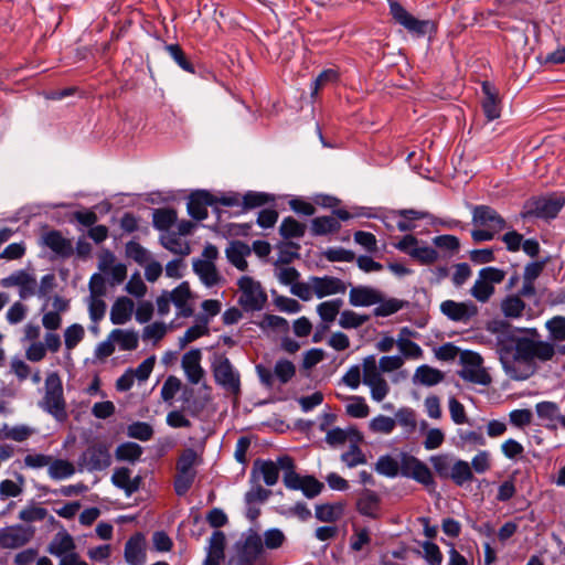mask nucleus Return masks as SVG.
Listing matches in <instances>:
<instances>
[{"label":"nucleus","mask_w":565,"mask_h":565,"mask_svg":"<svg viewBox=\"0 0 565 565\" xmlns=\"http://www.w3.org/2000/svg\"><path fill=\"white\" fill-rule=\"evenodd\" d=\"M488 330L495 334V351L505 375L513 381H525L535 373V364L552 361L556 355L553 343L534 339L536 329H529L530 337H518L507 321H493Z\"/></svg>","instance_id":"obj_1"},{"label":"nucleus","mask_w":565,"mask_h":565,"mask_svg":"<svg viewBox=\"0 0 565 565\" xmlns=\"http://www.w3.org/2000/svg\"><path fill=\"white\" fill-rule=\"evenodd\" d=\"M44 396L39 406L52 415L56 420L64 422L67 418L66 402L63 394V384L56 372L50 373L44 383Z\"/></svg>","instance_id":"obj_2"},{"label":"nucleus","mask_w":565,"mask_h":565,"mask_svg":"<svg viewBox=\"0 0 565 565\" xmlns=\"http://www.w3.org/2000/svg\"><path fill=\"white\" fill-rule=\"evenodd\" d=\"M564 206V199L558 196L533 198L525 202L522 218H554Z\"/></svg>","instance_id":"obj_3"},{"label":"nucleus","mask_w":565,"mask_h":565,"mask_svg":"<svg viewBox=\"0 0 565 565\" xmlns=\"http://www.w3.org/2000/svg\"><path fill=\"white\" fill-rule=\"evenodd\" d=\"M78 465L88 471H102L111 465L109 446L103 441L92 443L78 459Z\"/></svg>","instance_id":"obj_4"},{"label":"nucleus","mask_w":565,"mask_h":565,"mask_svg":"<svg viewBox=\"0 0 565 565\" xmlns=\"http://www.w3.org/2000/svg\"><path fill=\"white\" fill-rule=\"evenodd\" d=\"M238 287L241 290L238 302L246 311H257L263 308L267 296L258 281L249 276H243L238 280Z\"/></svg>","instance_id":"obj_5"},{"label":"nucleus","mask_w":565,"mask_h":565,"mask_svg":"<svg viewBox=\"0 0 565 565\" xmlns=\"http://www.w3.org/2000/svg\"><path fill=\"white\" fill-rule=\"evenodd\" d=\"M35 534V529L30 525L14 524L0 530V547L18 550L29 544Z\"/></svg>","instance_id":"obj_6"},{"label":"nucleus","mask_w":565,"mask_h":565,"mask_svg":"<svg viewBox=\"0 0 565 565\" xmlns=\"http://www.w3.org/2000/svg\"><path fill=\"white\" fill-rule=\"evenodd\" d=\"M399 472L402 476L412 478L427 488L435 486L431 471L427 465L412 455L405 452L401 455Z\"/></svg>","instance_id":"obj_7"},{"label":"nucleus","mask_w":565,"mask_h":565,"mask_svg":"<svg viewBox=\"0 0 565 565\" xmlns=\"http://www.w3.org/2000/svg\"><path fill=\"white\" fill-rule=\"evenodd\" d=\"M213 375L215 382L232 394L237 395L241 392L239 373L236 372L225 356H220L213 363Z\"/></svg>","instance_id":"obj_8"},{"label":"nucleus","mask_w":565,"mask_h":565,"mask_svg":"<svg viewBox=\"0 0 565 565\" xmlns=\"http://www.w3.org/2000/svg\"><path fill=\"white\" fill-rule=\"evenodd\" d=\"M390 13L396 23L417 36L427 34L431 23L429 20H419L412 15L399 2L390 1Z\"/></svg>","instance_id":"obj_9"},{"label":"nucleus","mask_w":565,"mask_h":565,"mask_svg":"<svg viewBox=\"0 0 565 565\" xmlns=\"http://www.w3.org/2000/svg\"><path fill=\"white\" fill-rule=\"evenodd\" d=\"M472 224L499 233L508 227L505 220L489 205H476L472 207Z\"/></svg>","instance_id":"obj_10"},{"label":"nucleus","mask_w":565,"mask_h":565,"mask_svg":"<svg viewBox=\"0 0 565 565\" xmlns=\"http://www.w3.org/2000/svg\"><path fill=\"white\" fill-rule=\"evenodd\" d=\"M440 311L454 322L468 323L475 318L479 310L472 301L458 302L455 300H445L440 303Z\"/></svg>","instance_id":"obj_11"},{"label":"nucleus","mask_w":565,"mask_h":565,"mask_svg":"<svg viewBox=\"0 0 565 565\" xmlns=\"http://www.w3.org/2000/svg\"><path fill=\"white\" fill-rule=\"evenodd\" d=\"M4 288L19 287L21 299H28L36 294V278L24 269L15 270L10 276L1 279Z\"/></svg>","instance_id":"obj_12"},{"label":"nucleus","mask_w":565,"mask_h":565,"mask_svg":"<svg viewBox=\"0 0 565 565\" xmlns=\"http://www.w3.org/2000/svg\"><path fill=\"white\" fill-rule=\"evenodd\" d=\"M214 204V196L210 192L205 190H198L192 192L189 196L188 212L193 218L202 221L207 217V206H212Z\"/></svg>","instance_id":"obj_13"},{"label":"nucleus","mask_w":565,"mask_h":565,"mask_svg":"<svg viewBox=\"0 0 565 565\" xmlns=\"http://www.w3.org/2000/svg\"><path fill=\"white\" fill-rule=\"evenodd\" d=\"M201 359L202 353L199 349H192L182 356L181 365L191 384H199L205 374Z\"/></svg>","instance_id":"obj_14"},{"label":"nucleus","mask_w":565,"mask_h":565,"mask_svg":"<svg viewBox=\"0 0 565 565\" xmlns=\"http://www.w3.org/2000/svg\"><path fill=\"white\" fill-rule=\"evenodd\" d=\"M310 281H312L313 292L318 298L344 294L347 290L345 284L341 279L332 276H312L310 277Z\"/></svg>","instance_id":"obj_15"},{"label":"nucleus","mask_w":565,"mask_h":565,"mask_svg":"<svg viewBox=\"0 0 565 565\" xmlns=\"http://www.w3.org/2000/svg\"><path fill=\"white\" fill-rule=\"evenodd\" d=\"M264 551L263 539L257 533L249 534L239 551V565H253Z\"/></svg>","instance_id":"obj_16"},{"label":"nucleus","mask_w":565,"mask_h":565,"mask_svg":"<svg viewBox=\"0 0 565 565\" xmlns=\"http://www.w3.org/2000/svg\"><path fill=\"white\" fill-rule=\"evenodd\" d=\"M42 239L43 244L61 258H70L74 253L72 241L64 237L60 231H50Z\"/></svg>","instance_id":"obj_17"},{"label":"nucleus","mask_w":565,"mask_h":565,"mask_svg":"<svg viewBox=\"0 0 565 565\" xmlns=\"http://www.w3.org/2000/svg\"><path fill=\"white\" fill-rule=\"evenodd\" d=\"M125 559L130 565H143L146 561V539L141 533L132 535L125 544Z\"/></svg>","instance_id":"obj_18"},{"label":"nucleus","mask_w":565,"mask_h":565,"mask_svg":"<svg viewBox=\"0 0 565 565\" xmlns=\"http://www.w3.org/2000/svg\"><path fill=\"white\" fill-rule=\"evenodd\" d=\"M381 505L380 495L370 489H363L359 498L356 500V510L360 514L371 518L377 519Z\"/></svg>","instance_id":"obj_19"},{"label":"nucleus","mask_w":565,"mask_h":565,"mask_svg":"<svg viewBox=\"0 0 565 565\" xmlns=\"http://www.w3.org/2000/svg\"><path fill=\"white\" fill-rule=\"evenodd\" d=\"M381 300V292L367 286L352 287L349 292V302L354 307H369Z\"/></svg>","instance_id":"obj_20"},{"label":"nucleus","mask_w":565,"mask_h":565,"mask_svg":"<svg viewBox=\"0 0 565 565\" xmlns=\"http://www.w3.org/2000/svg\"><path fill=\"white\" fill-rule=\"evenodd\" d=\"M252 253V248L244 242L233 241L225 249L228 262L238 270L245 271L248 267L246 257Z\"/></svg>","instance_id":"obj_21"},{"label":"nucleus","mask_w":565,"mask_h":565,"mask_svg":"<svg viewBox=\"0 0 565 565\" xmlns=\"http://www.w3.org/2000/svg\"><path fill=\"white\" fill-rule=\"evenodd\" d=\"M482 92L484 94V98L481 106L487 119L489 121L498 119L501 115V106L498 92L488 82L482 84Z\"/></svg>","instance_id":"obj_22"},{"label":"nucleus","mask_w":565,"mask_h":565,"mask_svg":"<svg viewBox=\"0 0 565 565\" xmlns=\"http://www.w3.org/2000/svg\"><path fill=\"white\" fill-rule=\"evenodd\" d=\"M225 535L221 531H214L209 540L207 555L203 565H221L225 554Z\"/></svg>","instance_id":"obj_23"},{"label":"nucleus","mask_w":565,"mask_h":565,"mask_svg":"<svg viewBox=\"0 0 565 565\" xmlns=\"http://www.w3.org/2000/svg\"><path fill=\"white\" fill-rule=\"evenodd\" d=\"M279 465L282 472V482L285 487L290 490H298L301 488L303 477L296 472L294 459L288 455L280 456Z\"/></svg>","instance_id":"obj_24"},{"label":"nucleus","mask_w":565,"mask_h":565,"mask_svg":"<svg viewBox=\"0 0 565 565\" xmlns=\"http://www.w3.org/2000/svg\"><path fill=\"white\" fill-rule=\"evenodd\" d=\"M279 471L280 465H279V457L276 461L273 460H256L254 462L253 471L252 473H259L266 483V486H275L278 482L279 479Z\"/></svg>","instance_id":"obj_25"},{"label":"nucleus","mask_w":565,"mask_h":565,"mask_svg":"<svg viewBox=\"0 0 565 565\" xmlns=\"http://www.w3.org/2000/svg\"><path fill=\"white\" fill-rule=\"evenodd\" d=\"M135 303L128 297H119L110 309V321L113 324H125L131 319Z\"/></svg>","instance_id":"obj_26"},{"label":"nucleus","mask_w":565,"mask_h":565,"mask_svg":"<svg viewBox=\"0 0 565 565\" xmlns=\"http://www.w3.org/2000/svg\"><path fill=\"white\" fill-rule=\"evenodd\" d=\"M74 540L67 532L56 533L47 546V552L51 555L60 557V559L64 556H68L71 553H74Z\"/></svg>","instance_id":"obj_27"},{"label":"nucleus","mask_w":565,"mask_h":565,"mask_svg":"<svg viewBox=\"0 0 565 565\" xmlns=\"http://www.w3.org/2000/svg\"><path fill=\"white\" fill-rule=\"evenodd\" d=\"M193 271L207 287L217 285L222 279L215 264L212 262H201V259H193Z\"/></svg>","instance_id":"obj_28"},{"label":"nucleus","mask_w":565,"mask_h":565,"mask_svg":"<svg viewBox=\"0 0 565 565\" xmlns=\"http://www.w3.org/2000/svg\"><path fill=\"white\" fill-rule=\"evenodd\" d=\"M170 296L172 298V302L178 308L180 316L191 317L193 315V309L188 303L191 298V290L188 281L181 282L170 292Z\"/></svg>","instance_id":"obj_29"},{"label":"nucleus","mask_w":565,"mask_h":565,"mask_svg":"<svg viewBox=\"0 0 565 565\" xmlns=\"http://www.w3.org/2000/svg\"><path fill=\"white\" fill-rule=\"evenodd\" d=\"M111 481L116 487L122 489L127 495H131L139 489L141 478L136 477L131 479L130 469L122 467L115 470Z\"/></svg>","instance_id":"obj_30"},{"label":"nucleus","mask_w":565,"mask_h":565,"mask_svg":"<svg viewBox=\"0 0 565 565\" xmlns=\"http://www.w3.org/2000/svg\"><path fill=\"white\" fill-rule=\"evenodd\" d=\"M412 334L408 328H403L396 339V345L401 352V356L404 359H419L423 355L422 348L414 341L407 339Z\"/></svg>","instance_id":"obj_31"},{"label":"nucleus","mask_w":565,"mask_h":565,"mask_svg":"<svg viewBox=\"0 0 565 565\" xmlns=\"http://www.w3.org/2000/svg\"><path fill=\"white\" fill-rule=\"evenodd\" d=\"M341 223L333 215L318 216L311 220L310 231L313 236H323L339 232Z\"/></svg>","instance_id":"obj_32"},{"label":"nucleus","mask_w":565,"mask_h":565,"mask_svg":"<svg viewBox=\"0 0 565 565\" xmlns=\"http://www.w3.org/2000/svg\"><path fill=\"white\" fill-rule=\"evenodd\" d=\"M444 379L445 374L440 370L431 367L427 364L418 366L413 376L414 383H418L424 386L437 385L438 383L443 382Z\"/></svg>","instance_id":"obj_33"},{"label":"nucleus","mask_w":565,"mask_h":565,"mask_svg":"<svg viewBox=\"0 0 565 565\" xmlns=\"http://www.w3.org/2000/svg\"><path fill=\"white\" fill-rule=\"evenodd\" d=\"M344 509L343 502L320 504L316 507V518L321 522H335L343 516Z\"/></svg>","instance_id":"obj_34"},{"label":"nucleus","mask_w":565,"mask_h":565,"mask_svg":"<svg viewBox=\"0 0 565 565\" xmlns=\"http://www.w3.org/2000/svg\"><path fill=\"white\" fill-rule=\"evenodd\" d=\"M109 340L117 342L124 351H131L138 348V333L134 330L115 329L109 333Z\"/></svg>","instance_id":"obj_35"},{"label":"nucleus","mask_w":565,"mask_h":565,"mask_svg":"<svg viewBox=\"0 0 565 565\" xmlns=\"http://www.w3.org/2000/svg\"><path fill=\"white\" fill-rule=\"evenodd\" d=\"M75 473L74 465L65 459H52L47 468V475L53 480H62Z\"/></svg>","instance_id":"obj_36"},{"label":"nucleus","mask_w":565,"mask_h":565,"mask_svg":"<svg viewBox=\"0 0 565 565\" xmlns=\"http://www.w3.org/2000/svg\"><path fill=\"white\" fill-rule=\"evenodd\" d=\"M161 245L175 255L182 257L190 255L191 247L188 242L180 239L177 234L169 233L160 237Z\"/></svg>","instance_id":"obj_37"},{"label":"nucleus","mask_w":565,"mask_h":565,"mask_svg":"<svg viewBox=\"0 0 565 565\" xmlns=\"http://www.w3.org/2000/svg\"><path fill=\"white\" fill-rule=\"evenodd\" d=\"M306 230V224L298 222L291 216H288L282 220L279 226V234L285 239L301 238L305 235Z\"/></svg>","instance_id":"obj_38"},{"label":"nucleus","mask_w":565,"mask_h":565,"mask_svg":"<svg viewBox=\"0 0 565 565\" xmlns=\"http://www.w3.org/2000/svg\"><path fill=\"white\" fill-rule=\"evenodd\" d=\"M449 478L459 487L473 480V472L469 462L458 459L451 467V473Z\"/></svg>","instance_id":"obj_39"},{"label":"nucleus","mask_w":565,"mask_h":565,"mask_svg":"<svg viewBox=\"0 0 565 565\" xmlns=\"http://www.w3.org/2000/svg\"><path fill=\"white\" fill-rule=\"evenodd\" d=\"M275 201V196L265 192L248 191L242 196L244 211L264 206Z\"/></svg>","instance_id":"obj_40"},{"label":"nucleus","mask_w":565,"mask_h":565,"mask_svg":"<svg viewBox=\"0 0 565 565\" xmlns=\"http://www.w3.org/2000/svg\"><path fill=\"white\" fill-rule=\"evenodd\" d=\"M178 220L173 209H157L153 211L152 223L159 231H168Z\"/></svg>","instance_id":"obj_41"},{"label":"nucleus","mask_w":565,"mask_h":565,"mask_svg":"<svg viewBox=\"0 0 565 565\" xmlns=\"http://www.w3.org/2000/svg\"><path fill=\"white\" fill-rule=\"evenodd\" d=\"M545 329L548 332L550 342L555 345L556 342L565 341V317L554 316L545 322Z\"/></svg>","instance_id":"obj_42"},{"label":"nucleus","mask_w":565,"mask_h":565,"mask_svg":"<svg viewBox=\"0 0 565 565\" xmlns=\"http://www.w3.org/2000/svg\"><path fill=\"white\" fill-rule=\"evenodd\" d=\"M363 383L370 385L383 377L382 371L379 367L375 355H367L363 359L362 363Z\"/></svg>","instance_id":"obj_43"},{"label":"nucleus","mask_w":565,"mask_h":565,"mask_svg":"<svg viewBox=\"0 0 565 565\" xmlns=\"http://www.w3.org/2000/svg\"><path fill=\"white\" fill-rule=\"evenodd\" d=\"M525 309V302L520 296H508L501 302L502 313L507 318H520Z\"/></svg>","instance_id":"obj_44"},{"label":"nucleus","mask_w":565,"mask_h":565,"mask_svg":"<svg viewBox=\"0 0 565 565\" xmlns=\"http://www.w3.org/2000/svg\"><path fill=\"white\" fill-rule=\"evenodd\" d=\"M115 455L119 461L135 462L142 455V447L136 443H124L116 448Z\"/></svg>","instance_id":"obj_45"},{"label":"nucleus","mask_w":565,"mask_h":565,"mask_svg":"<svg viewBox=\"0 0 565 565\" xmlns=\"http://www.w3.org/2000/svg\"><path fill=\"white\" fill-rule=\"evenodd\" d=\"M460 377L465 381L480 384V385H489L491 383L490 374L480 365L473 367H463L460 371Z\"/></svg>","instance_id":"obj_46"},{"label":"nucleus","mask_w":565,"mask_h":565,"mask_svg":"<svg viewBox=\"0 0 565 565\" xmlns=\"http://www.w3.org/2000/svg\"><path fill=\"white\" fill-rule=\"evenodd\" d=\"M399 468L401 460L397 461L388 455L381 456L375 463L376 472L388 478L396 477L399 472Z\"/></svg>","instance_id":"obj_47"},{"label":"nucleus","mask_w":565,"mask_h":565,"mask_svg":"<svg viewBox=\"0 0 565 565\" xmlns=\"http://www.w3.org/2000/svg\"><path fill=\"white\" fill-rule=\"evenodd\" d=\"M494 294V287L490 286L486 280L480 278L478 275V278L476 279L473 286L470 289V295L479 302L486 303L490 300V298Z\"/></svg>","instance_id":"obj_48"},{"label":"nucleus","mask_w":565,"mask_h":565,"mask_svg":"<svg viewBox=\"0 0 565 565\" xmlns=\"http://www.w3.org/2000/svg\"><path fill=\"white\" fill-rule=\"evenodd\" d=\"M342 305L341 299L324 301L318 305L317 312L324 322H332L335 320Z\"/></svg>","instance_id":"obj_49"},{"label":"nucleus","mask_w":565,"mask_h":565,"mask_svg":"<svg viewBox=\"0 0 565 565\" xmlns=\"http://www.w3.org/2000/svg\"><path fill=\"white\" fill-rule=\"evenodd\" d=\"M370 319L366 315H359L352 310H344L340 315L339 324L343 329H356L367 322Z\"/></svg>","instance_id":"obj_50"},{"label":"nucleus","mask_w":565,"mask_h":565,"mask_svg":"<svg viewBox=\"0 0 565 565\" xmlns=\"http://www.w3.org/2000/svg\"><path fill=\"white\" fill-rule=\"evenodd\" d=\"M396 427V420L385 415H379L369 423V428L375 434H391Z\"/></svg>","instance_id":"obj_51"},{"label":"nucleus","mask_w":565,"mask_h":565,"mask_svg":"<svg viewBox=\"0 0 565 565\" xmlns=\"http://www.w3.org/2000/svg\"><path fill=\"white\" fill-rule=\"evenodd\" d=\"M127 435L130 438L148 441L153 436V428L145 422H135L127 427Z\"/></svg>","instance_id":"obj_52"},{"label":"nucleus","mask_w":565,"mask_h":565,"mask_svg":"<svg viewBox=\"0 0 565 565\" xmlns=\"http://www.w3.org/2000/svg\"><path fill=\"white\" fill-rule=\"evenodd\" d=\"M349 399L351 403L345 406V412L349 416L353 418H365L369 416L370 407L363 397L350 396Z\"/></svg>","instance_id":"obj_53"},{"label":"nucleus","mask_w":565,"mask_h":565,"mask_svg":"<svg viewBox=\"0 0 565 565\" xmlns=\"http://www.w3.org/2000/svg\"><path fill=\"white\" fill-rule=\"evenodd\" d=\"M47 515V510L39 504H30L19 512V519L25 523L43 521Z\"/></svg>","instance_id":"obj_54"},{"label":"nucleus","mask_w":565,"mask_h":565,"mask_svg":"<svg viewBox=\"0 0 565 565\" xmlns=\"http://www.w3.org/2000/svg\"><path fill=\"white\" fill-rule=\"evenodd\" d=\"M274 374L281 384H286L295 376L296 366L289 360H278L274 367Z\"/></svg>","instance_id":"obj_55"},{"label":"nucleus","mask_w":565,"mask_h":565,"mask_svg":"<svg viewBox=\"0 0 565 565\" xmlns=\"http://www.w3.org/2000/svg\"><path fill=\"white\" fill-rule=\"evenodd\" d=\"M535 411L541 419L550 422H558V417L561 415L558 405L550 401L537 403L535 405Z\"/></svg>","instance_id":"obj_56"},{"label":"nucleus","mask_w":565,"mask_h":565,"mask_svg":"<svg viewBox=\"0 0 565 565\" xmlns=\"http://www.w3.org/2000/svg\"><path fill=\"white\" fill-rule=\"evenodd\" d=\"M411 257L422 265H430L438 259V252L430 246H419L411 252Z\"/></svg>","instance_id":"obj_57"},{"label":"nucleus","mask_w":565,"mask_h":565,"mask_svg":"<svg viewBox=\"0 0 565 565\" xmlns=\"http://www.w3.org/2000/svg\"><path fill=\"white\" fill-rule=\"evenodd\" d=\"M198 461V455L192 448L185 449L179 457L177 462V471L183 473H195L194 466Z\"/></svg>","instance_id":"obj_58"},{"label":"nucleus","mask_w":565,"mask_h":565,"mask_svg":"<svg viewBox=\"0 0 565 565\" xmlns=\"http://www.w3.org/2000/svg\"><path fill=\"white\" fill-rule=\"evenodd\" d=\"M166 51L183 71L194 73L192 63L186 58L185 53L179 44H168L166 45Z\"/></svg>","instance_id":"obj_59"},{"label":"nucleus","mask_w":565,"mask_h":565,"mask_svg":"<svg viewBox=\"0 0 565 565\" xmlns=\"http://www.w3.org/2000/svg\"><path fill=\"white\" fill-rule=\"evenodd\" d=\"M376 305L379 306L373 311L374 316L387 317L399 311L404 307V301L396 298H390L387 300L382 298L381 302H377Z\"/></svg>","instance_id":"obj_60"},{"label":"nucleus","mask_w":565,"mask_h":565,"mask_svg":"<svg viewBox=\"0 0 565 565\" xmlns=\"http://www.w3.org/2000/svg\"><path fill=\"white\" fill-rule=\"evenodd\" d=\"M341 460L349 468H353V467H356L359 465L366 463L365 455L363 454L361 448L358 445H355V444H352L350 446L349 450L341 455Z\"/></svg>","instance_id":"obj_61"},{"label":"nucleus","mask_w":565,"mask_h":565,"mask_svg":"<svg viewBox=\"0 0 565 565\" xmlns=\"http://www.w3.org/2000/svg\"><path fill=\"white\" fill-rule=\"evenodd\" d=\"M300 246L297 243L288 242L285 244H281L278 246L279 253H278V264H290L294 259L299 258V250Z\"/></svg>","instance_id":"obj_62"},{"label":"nucleus","mask_w":565,"mask_h":565,"mask_svg":"<svg viewBox=\"0 0 565 565\" xmlns=\"http://www.w3.org/2000/svg\"><path fill=\"white\" fill-rule=\"evenodd\" d=\"M36 433V429L28 425H15L6 429L4 436L8 439L22 443Z\"/></svg>","instance_id":"obj_63"},{"label":"nucleus","mask_w":565,"mask_h":565,"mask_svg":"<svg viewBox=\"0 0 565 565\" xmlns=\"http://www.w3.org/2000/svg\"><path fill=\"white\" fill-rule=\"evenodd\" d=\"M88 298H103L104 296H106L107 286L104 275L100 273L93 274L88 282Z\"/></svg>","instance_id":"obj_64"}]
</instances>
